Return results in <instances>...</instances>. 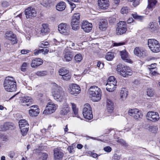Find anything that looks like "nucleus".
<instances>
[{
  "label": "nucleus",
  "mask_w": 160,
  "mask_h": 160,
  "mask_svg": "<svg viewBox=\"0 0 160 160\" xmlns=\"http://www.w3.org/2000/svg\"><path fill=\"white\" fill-rule=\"evenodd\" d=\"M52 93L54 99L57 101L60 102L63 98L64 92L63 89L56 83L52 84Z\"/></svg>",
  "instance_id": "1"
},
{
  "label": "nucleus",
  "mask_w": 160,
  "mask_h": 160,
  "mask_svg": "<svg viewBox=\"0 0 160 160\" xmlns=\"http://www.w3.org/2000/svg\"><path fill=\"white\" fill-rule=\"evenodd\" d=\"M3 85L5 90L8 92H12L16 90V82L12 77L8 76L5 78Z\"/></svg>",
  "instance_id": "2"
},
{
  "label": "nucleus",
  "mask_w": 160,
  "mask_h": 160,
  "mask_svg": "<svg viewBox=\"0 0 160 160\" xmlns=\"http://www.w3.org/2000/svg\"><path fill=\"white\" fill-rule=\"evenodd\" d=\"M101 93L100 89L97 86H92L90 88L89 94L93 101H99L101 99Z\"/></svg>",
  "instance_id": "3"
},
{
  "label": "nucleus",
  "mask_w": 160,
  "mask_h": 160,
  "mask_svg": "<svg viewBox=\"0 0 160 160\" xmlns=\"http://www.w3.org/2000/svg\"><path fill=\"white\" fill-rule=\"evenodd\" d=\"M148 44L152 52L157 53L160 51V44L157 40L152 39H149Z\"/></svg>",
  "instance_id": "4"
},
{
  "label": "nucleus",
  "mask_w": 160,
  "mask_h": 160,
  "mask_svg": "<svg viewBox=\"0 0 160 160\" xmlns=\"http://www.w3.org/2000/svg\"><path fill=\"white\" fill-rule=\"evenodd\" d=\"M82 114L84 118L86 119L90 120L93 118L91 107L89 104L86 103L84 105Z\"/></svg>",
  "instance_id": "5"
},
{
  "label": "nucleus",
  "mask_w": 160,
  "mask_h": 160,
  "mask_svg": "<svg viewBox=\"0 0 160 160\" xmlns=\"http://www.w3.org/2000/svg\"><path fill=\"white\" fill-rule=\"evenodd\" d=\"M128 114L132 117L135 119L141 118L143 116L141 111L137 108L130 109L128 111Z\"/></svg>",
  "instance_id": "6"
},
{
  "label": "nucleus",
  "mask_w": 160,
  "mask_h": 160,
  "mask_svg": "<svg viewBox=\"0 0 160 160\" xmlns=\"http://www.w3.org/2000/svg\"><path fill=\"white\" fill-rule=\"evenodd\" d=\"M68 91L71 94L76 95L80 92L81 89L80 87L75 84H71L69 85Z\"/></svg>",
  "instance_id": "7"
},
{
  "label": "nucleus",
  "mask_w": 160,
  "mask_h": 160,
  "mask_svg": "<svg viewBox=\"0 0 160 160\" xmlns=\"http://www.w3.org/2000/svg\"><path fill=\"white\" fill-rule=\"evenodd\" d=\"M127 30L126 25L124 22L121 21L118 23L116 31L118 34L124 33Z\"/></svg>",
  "instance_id": "8"
},
{
  "label": "nucleus",
  "mask_w": 160,
  "mask_h": 160,
  "mask_svg": "<svg viewBox=\"0 0 160 160\" xmlns=\"http://www.w3.org/2000/svg\"><path fill=\"white\" fill-rule=\"evenodd\" d=\"M56 109V106L55 104L49 102L47 104L43 113L46 114L52 113L55 112Z\"/></svg>",
  "instance_id": "9"
},
{
  "label": "nucleus",
  "mask_w": 160,
  "mask_h": 160,
  "mask_svg": "<svg viewBox=\"0 0 160 160\" xmlns=\"http://www.w3.org/2000/svg\"><path fill=\"white\" fill-rule=\"evenodd\" d=\"M147 119L153 122L158 121L159 119L158 113L152 111L149 112L147 114Z\"/></svg>",
  "instance_id": "10"
},
{
  "label": "nucleus",
  "mask_w": 160,
  "mask_h": 160,
  "mask_svg": "<svg viewBox=\"0 0 160 160\" xmlns=\"http://www.w3.org/2000/svg\"><path fill=\"white\" fill-rule=\"evenodd\" d=\"M25 14L27 18H31L36 16V12L34 8L29 7L25 10Z\"/></svg>",
  "instance_id": "11"
},
{
  "label": "nucleus",
  "mask_w": 160,
  "mask_h": 160,
  "mask_svg": "<svg viewBox=\"0 0 160 160\" xmlns=\"http://www.w3.org/2000/svg\"><path fill=\"white\" fill-rule=\"evenodd\" d=\"M69 29V26L66 23H61L58 26V30L61 33L64 35L68 33Z\"/></svg>",
  "instance_id": "12"
},
{
  "label": "nucleus",
  "mask_w": 160,
  "mask_h": 160,
  "mask_svg": "<svg viewBox=\"0 0 160 160\" xmlns=\"http://www.w3.org/2000/svg\"><path fill=\"white\" fill-rule=\"evenodd\" d=\"M81 28L84 32H89L92 29V25L87 21H83L82 23Z\"/></svg>",
  "instance_id": "13"
},
{
  "label": "nucleus",
  "mask_w": 160,
  "mask_h": 160,
  "mask_svg": "<svg viewBox=\"0 0 160 160\" xmlns=\"http://www.w3.org/2000/svg\"><path fill=\"white\" fill-rule=\"evenodd\" d=\"M53 152L54 157L55 160H59L63 157V153L60 148H55L54 149Z\"/></svg>",
  "instance_id": "14"
},
{
  "label": "nucleus",
  "mask_w": 160,
  "mask_h": 160,
  "mask_svg": "<svg viewBox=\"0 0 160 160\" xmlns=\"http://www.w3.org/2000/svg\"><path fill=\"white\" fill-rule=\"evenodd\" d=\"M73 56L72 52L69 50L68 49H65L64 52V60L66 62H69L71 60Z\"/></svg>",
  "instance_id": "15"
},
{
  "label": "nucleus",
  "mask_w": 160,
  "mask_h": 160,
  "mask_svg": "<svg viewBox=\"0 0 160 160\" xmlns=\"http://www.w3.org/2000/svg\"><path fill=\"white\" fill-rule=\"evenodd\" d=\"M6 38L10 40L12 44H14L17 42L16 35L12 32H7L6 33Z\"/></svg>",
  "instance_id": "16"
},
{
  "label": "nucleus",
  "mask_w": 160,
  "mask_h": 160,
  "mask_svg": "<svg viewBox=\"0 0 160 160\" xmlns=\"http://www.w3.org/2000/svg\"><path fill=\"white\" fill-rule=\"evenodd\" d=\"M134 52L136 55L139 57H143L146 55L145 51L143 49L138 47L134 49Z\"/></svg>",
  "instance_id": "17"
},
{
  "label": "nucleus",
  "mask_w": 160,
  "mask_h": 160,
  "mask_svg": "<svg viewBox=\"0 0 160 160\" xmlns=\"http://www.w3.org/2000/svg\"><path fill=\"white\" fill-rule=\"evenodd\" d=\"M132 74V70L129 67L127 66L122 67L121 75L124 77H128Z\"/></svg>",
  "instance_id": "18"
},
{
  "label": "nucleus",
  "mask_w": 160,
  "mask_h": 160,
  "mask_svg": "<svg viewBox=\"0 0 160 160\" xmlns=\"http://www.w3.org/2000/svg\"><path fill=\"white\" fill-rule=\"evenodd\" d=\"M120 52L122 59L128 62L132 63V61L129 58L128 53L125 50H122Z\"/></svg>",
  "instance_id": "19"
},
{
  "label": "nucleus",
  "mask_w": 160,
  "mask_h": 160,
  "mask_svg": "<svg viewBox=\"0 0 160 160\" xmlns=\"http://www.w3.org/2000/svg\"><path fill=\"white\" fill-rule=\"evenodd\" d=\"M108 1V0H98V5L101 9H106L109 6Z\"/></svg>",
  "instance_id": "20"
},
{
  "label": "nucleus",
  "mask_w": 160,
  "mask_h": 160,
  "mask_svg": "<svg viewBox=\"0 0 160 160\" xmlns=\"http://www.w3.org/2000/svg\"><path fill=\"white\" fill-rule=\"evenodd\" d=\"M117 81H114L113 83H107L106 85L107 90L109 92H113L116 89V86L117 85Z\"/></svg>",
  "instance_id": "21"
},
{
  "label": "nucleus",
  "mask_w": 160,
  "mask_h": 160,
  "mask_svg": "<svg viewBox=\"0 0 160 160\" xmlns=\"http://www.w3.org/2000/svg\"><path fill=\"white\" fill-rule=\"evenodd\" d=\"M42 60L40 58H38L32 60L31 65L32 68H35L42 65Z\"/></svg>",
  "instance_id": "22"
},
{
  "label": "nucleus",
  "mask_w": 160,
  "mask_h": 160,
  "mask_svg": "<svg viewBox=\"0 0 160 160\" xmlns=\"http://www.w3.org/2000/svg\"><path fill=\"white\" fill-rule=\"evenodd\" d=\"M128 92L125 88H122L120 91V99L122 101L125 100L128 95Z\"/></svg>",
  "instance_id": "23"
},
{
  "label": "nucleus",
  "mask_w": 160,
  "mask_h": 160,
  "mask_svg": "<svg viewBox=\"0 0 160 160\" xmlns=\"http://www.w3.org/2000/svg\"><path fill=\"white\" fill-rule=\"evenodd\" d=\"M49 32V29L48 25L46 24H42L40 30V36L45 35Z\"/></svg>",
  "instance_id": "24"
},
{
  "label": "nucleus",
  "mask_w": 160,
  "mask_h": 160,
  "mask_svg": "<svg viewBox=\"0 0 160 160\" xmlns=\"http://www.w3.org/2000/svg\"><path fill=\"white\" fill-rule=\"evenodd\" d=\"M70 111V108L68 105H63L60 108V113L62 115H67Z\"/></svg>",
  "instance_id": "25"
},
{
  "label": "nucleus",
  "mask_w": 160,
  "mask_h": 160,
  "mask_svg": "<svg viewBox=\"0 0 160 160\" xmlns=\"http://www.w3.org/2000/svg\"><path fill=\"white\" fill-rule=\"evenodd\" d=\"M108 23L107 20L102 19L101 20L99 23V28L102 31H105L108 27Z\"/></svg>",
  "instance_id": "26"
},
{
  "label": "nucleus",
  "mask_w": 160,
  "mask_h": 160,
  "mask_svg": "<svg viewBox=\"0 0 160 160\" xmlns=\"http://www.w3.org/2000/svg\"><path fill=\"white\" fill-rule=\"evenodd\" d=\"M113 103L112 101L109 99H108L107 101V107L108 111L110 113H112L113 109Z\"/></svg>",
  "instance_id": "27"
},
{
  "label": "nucleus",
  "mask_w": 160,
  "mask_h": 160,
  "mask_svg": "<svg viewBox=\"0 0 160 160\" xmlns=\"http://www.w3.org/2000/svg\"><path fill=\"white\" fill-rule=\"evenodd\" d=\"M157 2V1L156 0H148V5L147 9L152 11L155 8Z\"/></svg>",
  "instance_id": "28"
},
{
  "label": "nucleus",
  "mask_w": 160,
  "mask_h": 160,
  "mask_svg": "<svg viewBox=\"0 0 160 160\" xmlns=\"http://www.w3.org/2000/svg\"><path fill=\"white\" fill-rule=\"evenodd\" d=\"M31 98L29 97H21L20 99V103L22 105H24L28 102H31Z\"/></svg>",
  "instance_id": "29"
},
{
  "label": "nucleus",
  "mask_w": 160,
  "mask_h": 160,
  "mask_svg": "<svg viewBox=\"0 0 160 160\" xmlns=\"http://www.w3.org/2000/svg\"><path fill=\"white\" fill-rule=\"evenodd\" d=\"M66 8L65 2H61L58 3L56 6V8L58 11H62Z\"/></svg>",
  "instance_id": "30"
},
{
  "label": "nucleus",
  "mask_w": 160,
  "mask_h": 160,
  "mask_svg": "<svg viewBox=\"0 0 160 160\" xmlns=\"http://www.w3.org/2000/svg\"><path fill=\"white\" fill-rule=\"evenodd\" d=\"M38 155L41 156L40 158V160H46L48 157V155L46 153H42L39 152V150H36V151L35 153L36 154H38Z\"/></svg>",
  "instance_id": "31"
},
{
  "label": "nucleus",
  "mask_w": 160,
  "mask_h": 160,
  "mask_svg": "<svg viewBox=\"0 0 160 160\" xmlns=\"http://www.w3.org/2000/svg\"><path fill=\"white\" fill-rule=\"evenodd\" d=\"M29 115L32 117L36 116L39 112V109L36 108V109H30L29 110Z\"/></svg>",
  "instance_id": "32"
},
{
  "label": "nucleus",
  "mask_w": 160,
  "mask_h": 160,
  "mask_svg": "<svg viewBox=\"0 0 160 160\" xmlns=\"http://www.w3.org/2000/svg\"><path fill=\"white\" fill-rule=\"evenodd\" d=\"M19 125L20 128H25L28 126V124L26 120L22 119L19 121Z\"/></svg>",
  "instance_id": "33"
},
{
  "label": "nucleus",
  "mask_w": 160,
  "mask_h": 160,
  "mask_svg": "<svg viewBox=\"0 0 160 160\" xmlns=\"http://www.w3.org/2000/svg\"><path fill=\"white\" fill-rule=\"evenodd\" d=\"M4 127H5V128H6V130L9 129H12L15 127L14 124L12 122H7L4 123Z\"/></svg>",
  "instance_id": "34"
},
{
  "label": "nucleus",
  "mask_w": 160,
  "mask_h": 160,
  "mask_svg": "<svg viewBox=\"0 0 160 160\" xmlns=\"http://www.w3.org/2000/svg\"><path fill=\"white\" fill-rule=\"evenodd\" d=\"M79 22L72 21L71 22V25L72 26V29L74 30H77L79 28Z\"/></svg>",
  "instance_id": "35"
},
{
  "label": "nucleus",
  "mask_w": 160,
  "mask_h": 160,
  "mask_svg": "<svg viewBox=\"0 0 160 160\" xmlns=\"http://www.w3.org/2000/svg\"><path fill=\"white\" fill-rule=\"evenodd\" d=\"M80 15L79 13H77L74 14L72 21L78 22H79Z\"/></svg>",
  "instance_id": "36"
},
{
  "label": "nucleus",
  "mask_w": 160,
  "mask_h": 160,
  "mask_svg": "<svg viewBox=\"0 0 160 160\" xmlns=\"http://www.w3.org/2000/svg\"><path fill=\"white\" fill-rule=\"evenodd\" d=\"M130 9L129 7L125 6L122 7L121 10V13L123 14H127L130 12Z\"/></svg>",
  "instance_id": "37"
},
{
  "label": "nucleus",
  "mask_w": 160,
  "mask_h": 160,
  "mask_svg": "<svg viewBox=\"0 0 160 160\" xmlns=\"http://www.w3.org/2000/svg\"><path fill=\"white\" fill-rule=\"evenodd\" d=\"M69 72L68 70H67L65 68H61L59 70V73L60 75L62 77L65 74H66Z\"/></svg>",
  "instance_id": "38"
},
{
  "label": "nucleus",
  "mask_w": 160,
  "mask_h": 160,
  "mask_svg": "<svg viewBox=\"0 0 160 160\" xmlns=\"http://www.w3.org/2000/svg\"><path fill=\"white\" fill-rule=\"evenodd\" d=\"M50 0H43L41 2V4L46 8H49L51 5Z\"/></svg>",
  "instance_id": "39"
},
{
  "label": "nucleus",
  "mask_w": 160,
  "mask_h": 160,
  "mask_svg": "<svg viewBox=\"0 0 160 160\" xmlns=\"http://www.w3.org/2000/svg\"><path fill=\"white\" fill-rule=\"evenodd\" d=\"M114 57V55L113 53L108 52L106 55V59L108 61H112Z\"/></svg>",
  "instance_id": "40"
},
{
  "label": "nucleus",
  "mask_w": 160,
  "mask_h": 160,
  "mask_svg": "<svg viewBox=\"0 0 160 160\" xmlns=\"http://www.w3.org/2000/svg\"><path fill=\"white\" fill-rule=\"evenodd\" d=\"M132 15L133 18L137 20H142L144 18V17L143 16H139L136 13H134L132 14Z\"/></svg>",
  "instance_id": "41"
},
{
  "label": "nucleus",
  "mask_w": 160,
  "mask_h": 160,
  "mask_svg": "<svg viewBox=\"0 0 160 160\" xmlns=\"http://www.w3.org/2000/svg\"><path fill=\"white\" fill-rule=\"evenodd\" d=\"M48 72L46 71H38L36 72V74L39 76H42L46 75Z\"/></svg>",
  "instance_id": "42"
},
{
  "label": "nucleus",
  "mask_w": 160,
  "mask_h": 160,
  "mask_svg": "<svg viewBox=\"0 0 160 160\" xmlns=\"http://www.w3.org/2000/svg\"><path fill=\"white\" fill-rule=\"evenodd\" d=\"M21 129V132L22 135L23 136H25L28 130V126L27 127H26L25 128H20Z\"/></svg>",
  "instance_id": "43"
},
{
  "label": "nucleus",
  "mask_w": 160,
  "mask_h": 160,
  "mask_svg": "<svg viewBox=\"0 0 160 160\" xmlns=\"http://www.w3.org/2000/svg\"><path fill=\"white\" fill-rule=\"evenodd\" d=\"M74 59L77 62H79L82 60V58L81 54H78L75 56Z\"/></svg>",
  "instance_id": "44"
},
{
  "label": "nucleus",
  "mask_w": 160,
  "mask_h": 160,
  "mask_svg": "<svg viewBox=\"0 0 160 160\" xmlns=\"http://www.w3.org/2000/svg\"><path fill=\"white\" fill-rule=\"evenodd\" d=\"M148 130L152 132L155 133L158 130V128L156 126H152L149 127Z\"/></svg>",
  "instance_id": "45"
},
{
  "label": "nucleus",
  "mask_w": 160,
  "mask_h": 160,
  "mask_svg": "<svg viewBox=\"0 0 160 160\" xmlns=\"http://www.w3.org/2000/svg\"><path fill=\"white\" fill-rule=\"evenodd\" d=\"M71 78V76L70 73H68L62 77L61 78L64 80L68 81Z\"/></svg>",
  "instance_id": "46"
},
{
  "label": "nucleus",
  "mask_w": 160,
  "mask_h": 160,
  "mask_svg": "<svg viewBox=\"0 0 160 160\" xmlns=\"http://www.w3.org/2000/svg\"><path fill=\"white\" fill-rule=\"evenodd\" d=\"M154 94L153 90L151 88H148L147 91V95L149 97H152Z\"/></svg>",
  "instance_id": "47"
},
{
  "label": "nucleus",
  "mask_w": 160,
  "mask_h": 160,
  "mask_svg": "<svg viewBox=\"0 0 160 160\" xmlns=\"http://www.w3.org/2000/svg\"><path fill=\"white\" fill-rule=\"evenodd\" d=\"M114 81H117L114 76H111L108 78L107 83H113Z\"/></svg>",
  "instance_id": "48"
},
{
  "label": "nucleus",
  "mask_w": 160,
  "mask_h": 160,
  "mask_svg": "<svg viewBox=\"0 0 160 160\" xmlns=\"http://www.w3.org/2000/svg\"><path fill=\"white\" fill-rule=\"evenodd\" d=\"M49 45L48 42H47L42 41L39 45L40 47L42 48H46Z\"/></svg>",
  "instance_id": "49"
},
{
  "label": "nucleus",
  "mask_w": 160,
  "mask_h": 160,
  "mask_svg": "<svg viewBox=\"0 0 160 160\" xmlns=\"http://www.w3.org/2000/svg\"><path fill=\"white\" fill-rule=\"evenodd\" d=\"M27 64L26 62H24L22 64L21 68V70L22 72H25L26 70V67H27Z\"/></svg>",
  "instance_id": "50"
},
{
  "label": "nucleus",
  "mask_w": 160,
  "mask_h": 160,
  "mask_svg": "<svg viewBox=\"0 0 160 160\" xmlns=\"http://www.w3.org/2000/svg\"><path fill=\"white\" fill-rule=\"evenodd\" d=\"M118 142L120 143L121 144H122L123 145L126 146H128V144L126 142V141L124 140L123 139H119L118 140Z\"/></svg>",
  "instance_id": "51"
},
{
  "label": "nucleus",
  "mask_w": 160,
  "mask_h": 160,
  "mask_svg": "<svg viewBox=\"0 0 160 160\" xmlns=\"http://www.w3.org/2000/svg\"><path fill=\"white\" fill-rule=\"evenodd\" d=\"M130 2H133L132 5L134 7H136L138 5L139 2V0H128Z\"/></svg>",
  "instance_id": "52"
},
{
  "label": "nucleus",
  "mask_w": 160,
  "mask_h": 160,
  "mask_svg": "<svg viewBox=\"0 0 160 160\" xmlns=\"http://www.w3.org/2000/svg\"><path fill=\"white\" fill-rule=\"evenodd\" d=\"M103 150L105 152H109L111 151L112 148L110 146H108L104 147Z\"/></svg>",
  "instance_id": "53"
},
{
  "label": "nucleus",
  "mask_w": 160,
  "mask_h": 160,
  "mask_svg": "<svg viewBox=\"0 0 160 160\" xmlns=\"http://www.w3.org/2000/svg\"><path fill=\"white\" fill-rule=\"evenodd\" d=\"M69 4L70 6L72 11L76 7V5L75 4L71 2H69Z\"/></svg>",
  "instance_id": "54"
},
{
  "label": "nucleus",
  "mask_w": 160,
  "mask_h": 160,
  "mask_svg": "<svg viewBox=\"0 0 160 160\" xmlns=\"http://www.w3.org/2000/svg\"><path fill=\"white\" fill-rule=\"evenodd\" d=\"M125 44V42H120L118 43H113L114 46H118L121 45H124Z\"/></svg>",
  "instance_id": "55"
},
{
  "label": "nucleus",
  "mask_w": 160,
  "mask_h": 160,
  "mask_svg": "<svg viewBox=\"0 0 160 160\" xmlns=\"http://www.w3.org/2000/svg\"><path fill=\"white\" fill-rule=\"evenodd\" d=\"M152 68L151 69L149 70L150 71V73L152 75H155L157 74V72L155 71V69H153Z\"/></svg>",
  "instance_id": "56"
},
{
  "label": "nucleus",
  "mask_w": 160,
  "mask_h": 160,
  "mask_svg": "<svg viewBox=\"0 0 160 160\" xmlns=\"http://www.w3.org/2000/svg\"><path fill=\"white\" fill-rule=\"evenodd\" d=\"M15 155V152L13 151L10 152L9 154V156L11 158H12Z\"/></svg>",
  "instance_id": "57"
},
{
  "label": "nucleus",
  "mask_w": 160,
  "mask_h": 160,
  "mask_svg": "<svg viewBox=\"0 0 160 160\" xmlns=\"http://www.w3.org/2000/svg\"><path fill=\"white\" fill-rule=\"evenodd\" d=\"M117 71L121 75V72L122 70V68H121L120 66H118L117 68Z\"/></svg>",
  "instance_id": "58"
},
{
  "label": "nucleus",
  "mask_w": 160,
  "mask_h": 160,
  "mask_svg": "<svg viewBox=\"0 0 160 160\" xmlns=\"http://www.w3.org/2000/svg\"><path fill=\"white\" fill-rule=\"evenodd\" d=\"M74 114L75 115V116L79 118L78 115V108L72 110Z\"/></svg>",
  "instance_id": "59"
},
{
  "label": "nucleus",
  "mask_w": 160,
  "mask_h": 160,
  "mask_svg": "<svg viewBox=\"0 0 160 160\" xmlns=\"http://www.w3.org/2000/svg\"><path fill=\"white\" fill-rule=\"evenodd\" d=\"M109 21L110 23H114L116 21V19L113 17H110L109 18Z\"/></svg>",
  "instance_id": "60"
},
{
  "label": "nucleus",
  "mask_w": 160,
  "mask_h": 160,
  "mask_svg": "<svg viewBox=\"0 0 160 160\" xmlns=\"http://www.w3.org/2000/svg\"><path fill=\"white\" fill-rule=\"evenodd\" d=\"M73 148V146H70L68 147L67 150L70 153H71L72 152V150Z\"/></svg>",
  "instance_id": "61"
},
{
  "label": "nucleus",
  "mask_w": 160,
  "mask_h": 160,
  "mask_svg": "<svg viewBox=\"0 0 160 160\" xmlns=\"http://www.w3.org/2000/svg\"><path fill=\"white\" fill-rule=\"evenodd\" d=\"M30 51L29 50H26L25 49H23L21 51V53L22 54H26L27 53H29Z\"/></svg>",
  "instance_id": "62"
},
{
  "label": "nucleus",
  "mask_w": 160,
  "mask_h": 160,
  "mask_svg": "<svg viewBox=\"0 0 160 160\" xmlns=\"http://www.w3.org/2000/svg\"><path fill=\"white\" fill-rule=\"evenodd\" d=\"M42 51L41 50V49H38V50H35L34 51V54L35 55H38L39 53H42Z\"/></svg>",
  "instance_id": "63"
},
{
  "label": "nucleus",
  "mask_w": 160,
  "mask_h": 160,
  "mask_svg": "<svg viewBox=\"0 0 160 160\" xmlns=\"http://www.w3.org/2000/svg\"><path fill=\"white\" fill-rule=\"evenodd\" d=\"M41 50L42 51V52L43 53V54H44L48 53L49 51V50L47 49H42Z\"/></svg>",
  "instance_id": "64"
}]
</instances>
